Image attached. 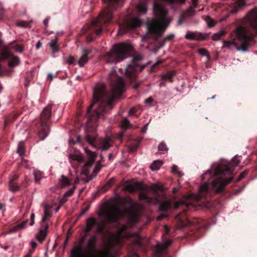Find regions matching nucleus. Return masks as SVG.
<instances>
[{"label":"nucleus","mask_w":257,"mask_h":257,"mask_svg":"<svg viewBox=\"0 0 257 257\" xmlns=\"http://www.w3.org/2000/svg\"><path fill=\"white\" fill-rule=\"evenodd\" d=\"M33 174L35 182L38 183L42 177V173L39 170H34Z\"/></svg>","instance_id":"obj_33"},{"label":"nucleus","mask_w":257,"mask_h":257,"mask_svg":"<svg viewBox=\"0 0 257 257\" xmlns=\"http://www.w3.org/2000/svg\"><path fill=\"white\" fill-rule=\"evenodd\" d=\"M172 241L171 240L168 239L165 240L163 243L158 244L156 246V249L158 252L159 254H162L165 250L168 248V247L169 246V245H170Z\"/></svg>","instance_id":"obj_20"},{"label":"nucleus","mask_w":257,"mask_h":257,"mask_svg":"<svg viewBox=\"0 0 257 257\" xmlns=\"http://www.w3.org/2000/svg\"><path fill=\"white\" fill-rule=\"evenodd\" d=\"M19 176L18 175H15L10 180H13L14 182H16Z\"/></svg>","instance_id":"obj_61"},{"label":"nucleus","mask_w":257,"mask_h":257,"mask_svg":"<svg viewBox=\"0 0 257 257\" xmlns=\"http://www.w3.org/2000/svg\"><path fill=\"white\" fill-rule=\"evenodd\" d=\"M139 145V143H136L135 144L133 145L130 148V150L131 151H135L136 150Z\"/></svg>","instance_id":"obj_54"},{"label":"nucleus","mask_w":257,"mask_h":257,"mask_svg":"<svg viewBox=\"0 0 257 257\" xmlns=\"http://www.w3.org/2000/svg\"><path fill=\"white\" fill-rule=\"evenodd\" d=\"M172 172L174 173L178 174L179 176H182L183 175V173L182 172L178 171V167L176 165H173L172 167Z\"/></svg>","instance_id":"obj_42"},{"label":"nucleus","mask_w":257,"mask_h":257,"mask_svg":"<svg viewBox=\"0 0 257 257\" xmlns=\"http://www.w3.org/2000/svg\"><path fill=\"white\" fill-rule=\"evenodd\" d=\"M130 125L131 123L130 121L125 118H123L120 121V126L124 131L126 130Z\"/></svg>","instance_id":"obj_27"},{"label":"nucleus","mask_w":257,"mask_h":257,"mask_svg":"<svg viewBox=\"0 0 257 257\" xmlns=\"http://www.w3.org/2000/svg\"><path fill=\"white\" fill-rule=\"evenodd\" d=\"M136 189V187L132 184H128L125 187V189L130 192H134Z\"/></svg>","instance_id":"obj_47"},{"label":"nucleus","mask_w":257,"mask_h":257,"mask_svg":"<svg viewBox=\"0 0 257 257\" xmlns=\"http://www.w3.org/2000/svg\"><path fill=\"white\" fill-rule=\"evenodd\" d=\"M57 39L56 38L54 40H52L51 43H50V46L52 49L53 52L57 51Z\"/></svg>","instance_id":"obj_39"},{"label":"nucleus","mask_w":257,"mask_h":257,"mask_svg":"<svg viewBox=\"0 0 257 257\" xmlns=\"http://www.w3.org/2000/svg\"><path fill=\"white\" fill-rule=\"evenodd\" d=\"M175 75L174 72H169L163 75V78L165 80H169L170 82L172 81V78Z\"/></svg>","instance_id":"obj_35"},{"label":"nucleus","mask_w":257,"mask_h":257,"mask_svg":"<svg viewBox=\"0 0 257 257\" xmlns=\"http://www.w3.org/2000/svg\"><path fill=\"white\" fill-rule=\"evenodd\" d=\"M153 100V99L150 97H149L148 98L146 99L145 100V103L146 104H150L152 102Z\"/></svg>","instance_id":"obj_57"},{"label":"nucleus","mask_w":257,"mask_h":257,"mask_svg":"<svg viewBox=\"0 0 257 257\" xmlns=\"http://www.w3.org/2000/svg\"><path fill=\"white\" fill-rule=\"evenodd\" d=\"M23 49L21 46H18L17 47V48L16 49V51L17 52H20V53H22L23 51Z\"/></svg>","instance_id":"obj_60"},{"label":"nucleus","mask_w":257,"mask_h":257,"mask_svg":"<svg viewBox=\"0 0 257 257\" xmlns=\"http://www.w3.org/2000/svg\"><path fill=\"white\" fill-rule=\"evenodd\" d=\"M42 47V43L39 41L36 44V48L37 49H40Z\"/></svg>","instance_id":"obj_64"},{"label":"nucleus","mask_w":257,"mask_h":257,"mask_svg":"<svg viewBox=\"0 0 257 257\" xmlns=\"http://www.w3.org/2000/svg\"><path fill=\"white\" fill-rule=\"evenodd\" d=\"M110 90H107L104 84L99 83L93 88V97L87 112H105L113 107V101L119 98L124 90V81L116 71L112 70L109 75Z\"/></svg>","instance_id":"obj_2"},{"label":"nucleus","mask_w":257,"mask_h":257,"mask_svg":"<svg viewBox=\"0 0 257 257\" xmlns=\"http://www.w3.org/2000/svg\"><path fill=\"white\" fill-rule=\"evenodd\" d=\"M74 59L73 57H72L71 56H69V57L68 58L67 61V63L68 64H73L74 63Z\"/></svg>","instance_id":"obj_53"},{"label":"nucleus","mask_w":257,"mask_h":257,"mask_svg":"<svg viewBox=\"0 0 257 257\" xmlns=\"http://www.w3.org/2000/svg\"><path fill=\"white\" fill-rule=\"evenodd\" d=\"M199 54L202 56H205L207 57L208 60L209 59V55L207 51L205 49H200L198 51Z\"/></svg>","instance_id":"obj_41"},{"label":"nucleus","mask_w":257,"mask_h":257,"mask_svg":"<svg viewBox=\"0 0 257 257\" xmlns=\"http://www.w3.org/2000/svg\"><path fill=\"white\" fill-rule=\"evenodd\" d=\"M25 147L24 143L23 142L19 143L18 147L17 153L20 154V156H22L24 154Z\"/></svg>","instance_id":"obj_34"},{"label":"nucleus","mask_w":257,"mask_h":257,"mask_svg":"<svg viewBox=\"0 0 257 257\" xmlns=\"http://www.w3.org/2000/svg\"><path fill=\"white\" fill-rule=\"evenodd\" d=\"M114 184V181L113 178L110 179L106 184L104 188H106L105 190L108 189Z\"/></svg>","instance_id":"obj_44"},{"label":"nucleus","mask_w":257,"mask_h":257,"mask_svg":"<svg viewBox=\"0 0 257 257\" xmlns=\"http://www.w3.org/2000/svg\"><path fill=\"white\" fill-rule=\"evenodd\" d=\"M125 213V210L120 209L118 206H113L103 211L101 214L103 215L105 223L114 224Z\"/></svg>","instance_id":"obj_9"},{"label":"nucleus","mask_w":257,"mask_h":257,"mask_svg":"<svg viewBox=\"0 0 257 257\" xmlns=\"http://www.w3.org/2000/svg\"><path fill=\"white\" fill-rule=\"evenodd\" d=\"M85 151L88 156V160L85 163V166L89 167H91L95 162L96 155L94 152L87 149H85Z\"/></svg>","instance_id":"obj_18"},{"label":"nucleus","mask_w":257,"mask_h":257,"mask_svg":"<svg viewBox=\"0 0 257 257\" xmlns=\"http://www.w3.org/2000/svg\"><path fill=\"white\" fill-rule=\"evenodd\" d=\"M29 25V23L27 21H21L17 24V26L23 27H27Z\"/></svg>","instance_id":"obj_49"},{"label":"nucleus","mask_w":257,"mask_h":257,"mask_svg":"<svg viewBox=\"0 0 257 257\" xmlns=\"http://www.w3.org/2000/svg\"><path fill=\"white\" fill-rule=\"evenodd\" d=\"M50 206L49 205H46L44 207V215L42 218V221L44 222L49 217L51 216V214L49 211Z\"/></svg>","instance_id":"obj_28"},{"label":"nucleus","mask_w":257,"mask_h":257,"mask_svg":"<svg viewBox=\"0 0 257 257\" xmlns=\"http://www.w3.org/2000/svg\"><path fill=\"white\" fill-rule=\"evenodd\" d=\"M75 189V187H73L72 188L68 190L64 194V197H70L73 195Z\"/></svg>","instance_id":"obj_46"},{"label":"nucleus","mask_w":257,"mask_h":257,"mask_svg":"<svg viewBox=\"0 0 257 257\" xmlns=\"http://www.w3.org/2000/svg\"><path fill=\"white\" fill-rule=\"evenodd\" d=\"M34 218H35V214L34 213L31 214V222L30 225L32 226L34 224Z\"/></svg>","instance_id":"obj_55"},{"label":"nucleus","mask_w":257,"mask_h":257,"mask_svg":"<svg viewBox=\"0 0 257 257\" xmlns=\"http://www.w3.org/2000/svg\"><path fill=\"white\" fill-rule=\"evenodd\" d=\"M137 10L139 12L145 13L147 12V8L145 3L140 2L137 6Z\"/></svg>","instance_id":"obj_32"},{"label":"nucleus","mask_w":257,"mask_h":257,"mask_svg":"<svg viewBox=\"0 0 257 257\" xmlns=\"http://www.w3.org/2000/svg\"><path fill=\"white\" fill-rule=\"evenodd\" d=\"M18 230H20L18 225L14 226L11 229V232H16L17 231H18Z\"/></svg>","instance_id":"obj_59"},{"label":"nucleus","mask_w":257,"mask_h":257,"mask_svg":"<svg viewBox=\"0 0 257 257\" xmlns=\"http://www.w3.org/2000/svg\"><path fill=\"white\" fill-rule=\"evenodd\" d=\"M103 113H86L87 130L86 132V141L91 145L95 146L97 139L96 127L97 120Z\"/></svg>","instance_id":"obj_8"},{"label":"nucleus","mask_w":257,"mask_h":257,"mask_svg":"<svg viewBox=\"0 0 257 257\" xmlns=\"http://www.w3.org/2000/svg\"><path fill=\"white\" fill-rule=\"evenodd\" d=\"M240 162L239 157H234L231 162H228L226 164H219L216 167L211 170H208L202 176V180L208 179L207 176L213 178L211 184L207 183L200 186L199 188L198 194H191L189 195L187 200H181L176 202L174 207L179 208L180 206L184 205L186 208L193 203V202L209 201V198L211 196V190L214 193H221L224 192L225 187L233 180V177L231 175L234 168L238 166Z\"/></svg>","instance_id":"obj_1"},{"label":"nucleus","mask_w":257,"mask_h":257,"mask_svg":"<svg viewBox=\"0 0 257 257\" xmlns=\"http://www.w3.org/2000/svg\"><path fill=\"white\" fill-rule=\"evenodd\" d=\"M54 107H56V105L50 103L44 108L42 112H51L53 111L52 108ZM53 111H55V110L54 109Z\"/></svg>","instance_id":"obj_37"},{"label":"nucleus","mask_w":257,"mask_h":257,"mask_svg":"<svg viewBox=\"0 0 257 257\" xmlns=\"http://www.w3.org/2000/svg\"><path fill=\"white\" fill-rule=\"evenodd\" d=\"M18 115L15 116L14 118H13V119L11 118L9 116H7L5 117V125H7L10 122H11L12 121H13L14 119H15L17 117Z\"/></svg>","instance_id":"obj_50"},{"label":"nucleus","mask_w":257,"mask_h":257,"mask_svg":"<svg viewBox=\"0 0 257 257\" xmlns=\"http://www.w3.org/2000/svg\"><path fill=\"white\" fill-rule=\"evenodd\" d=\"M226 33V31L224 29L220 30L219 32L215 33L212 37V38L214 41H217L220 39V38L224 36Z\"/></svg>","instance_id":"obj_30"},{"label":"nucleus","mask_w":257,"mask_h":257,"mask_svg":"<svg viewBox=\"0 0 257 257\" xmlns=\"http://www.w3.org/2000/svg\"><path fill=\"white\" fill-rule=\"evenodd\" d=\"M90 49H84L83 50V54L78 60V64L80 67H82L88 61V55L91 52Z\"/></svg>","instance_id":"obj_19"},{"label":"nucleus","mask_w":257,"mask_h":257,"mask_svg":"<svg viewBox=\"0 0 257 257\" xmlns=\"http://www.w3.org/2000/svg\"><path fill=\"white\" fill-rule=\"evenodd\" d=\"M244 23L252 29H257V9L250 11L244 18Z\"/></svg>","instance_id":"obj_13"},{"label":"nucleus","mask_w":257,"mask_h":257,"mask_svg":"<svg viewBox=\"0 0 257 257\" xmlns=\"http://www.w3.org/2000/svg\"><path fill=\"white\" fill-rule=\"evenodd\" d=\"M252 37L247 29L239 27L231 33L232 41H222V48L230 50L235 48L239 51H246L250 45Z\"/></svg>","instance_id":"obj_4"},{"label":"nucleus","mask_w":257,"mask_h":257,"mask_svg":"<svg viewBox=\"0 0 257 257\" xmlns=\"http://www.w3.org/2000/svg\"><path fill=\"white\" fill-rule=\"evenodd\" d=\"M20 63L19 58L17 57H12L10 59L9 65L11 67H14L18 65Z\"/></svg>","instance_id":"obj_31"},{"label":"nucleus","mask_w":257,"mask_h":257,"mask_svg":"<svg viewBox=\"0 0 257 257\" xmlns=\"http://www.w3.org/2000/svg\"><path fill=\"white\" fill-rule=\"evenodd\" d=\"M185 38L189 40H202L204 38L202 34L191 31L187 32Z\"/></svg>","instance_id":"obj_17"},{"label":"nucleus","mask_w":257,"mask_h":257,"mask_svg":"<svg viewBox=\"0 0 257 257\" xmlns=\"http://www.w3.org/2000/svg\"><path fill=\"white\" fill-rule=\"evenodd\" d=\"M154 9L155 18L148 21L147 27L149 33L155 35L156 41H159L169 26L170 20L167 16V10L162 6L154 3Z\"/></svg>","instance_id":"obj_3"},{"label":"nucleus","mask_w":257,"mask_h":257,"mask_svg":"<svg viewBox=\"0 0 257 257\" xmlns=\"http://www.w3.org/2000/svg\"><path fill=\"white\" fill-rule=\"evenodd\" d=\"M69 159L70 160L76 161L79 163L83 162L84 161L83 158L79 154H70L69 155Z\"/></svg>","instance_id":"obj_26"},{"label":"nucleus","mask_w":257,"mask_h":257,"mask_svg":"<svg viewBox=\"0 0 257 257\" xmlns=\"http://www.w3.org/2000/svg\"><path fill=\"white\" fill-rule=\"evenodd\" d=\"M150 189L153 190L154 192L156 193L159 190H161V186L158 184H154L150 186Z\"/></svg>","instance_id":"obj_43"},{"label":"nucleus","mask_w":257,"mask_h":257,"mask_svg":"<svg viewBox=\"0 0 257 257\" xmlns=\"http://www.w3.org/2000/svg\"><path fill=\"white\" fill-rule=\"evenodd\" d=\"M159 151H168V149L167 147L166 144L164 143H161L158 146Z\"/></svg>","instance_id":"obj_45"},{"label":"nucleus","mask_w":257,"mask_h":257,"mask_svg":"<svg viewBox=\"0 0 257 257\" xmlns=\"http://www.w3.org/2000/svg\"><path fill=\"white\" fill-rule=\"evenodd\" d=\"M181 227L189 226L187 232L188 236L196 239L203 235L205 231V223L201 219L194 218L190 220L187 214V208L176 216Z\"/></svg>","instance_id":"obj_5"},{"label":"nucleus","mask_w":257,"mask_h":257,"mask_svg":"<svg viewBox=\"0 0 257 257\" xmlns=\"http://www.w3.org/2000/svg\"><path fill=\"white\" fill-rule=\"evenodd\" d=\"M192 1V5L188 9L187 14L188 16H192L195 13V9L197 8L198 3V0H191Z\"/></svg>","instance_id":"obj_24"},{"label":"nucleus","mask_w":257,"mask_h":257,"mask_svg":"<svg viewBox=\"0 0 257 257\" xmlns=\"http://www.w3.org/2000/svg\"><path fill=\"white\" fill-rule=\"evenodd\" d=\"M9 189L11 191L15 192L19 190L20 186L17 184L16 182H14L13 180H10Z\"/></svg>","instance_id":"obj_25"},{"label":"nucleus","mask_w":257,"mask_h":257,"mask_svg":"<svg viewBox=\"0 0 257 257\" xmlns=\"http://www.w3.org/2000/svg\"><path fill=\"white\" fill-rule=\"evenodd\" d=\"M31 244V246H32V249L31 250L34 251V250L35 249V248L37 246V243L36 242H35V241H32Z\"/></svg>","instance_id":"obj_58"},{"label":"nucleus","mask_w":257,"mask_h":257,"mask_svg":"<svg viewBox=\"0 0 257 257\" xmlns=\"http://www.w3.org/2000/svg\"><path fill=\"white\" fill-rule=\"evenodd\" d=\"M230 6V11L231 13L237 12L238 10L245 5L244 0H233L231 2L227 3Z\"/></svg>","instance_id":"obj_16"},{"label":"nucleus","mask_w":257,"mask_h":257,"mask_svg":"<svg viewBox=\"0 0 257 257\" xmlns=\"http://www.w3.org/2000/svg\"><path fill=\"white\" fill-rule=\"evenodd\" d=\"M70 142H73L74 144L79 143L81 142V137L80 136H78L75 141H74L73 140H70Z\"/></svg>","instance_id":"obj_56"},{"label":"nucleus","mask_w":257,"mask_h":257,"mask_svg":"<svg viewBox=\"0 0 257 257\" xmlns=\"http://www.w3.org/2000/svg\"><path fill=\"white\" fill-rule=\"evenodd\" d=\"M164 229H165L166 233H167V234L169 233V232L170 231V228L167 225L165 226Z\"/></svg>","instance_id":"obj_63"},{"label":"nucleus","mask_w":257,"mask_h":257,"mask_svg":"<svg viewBox=\"0 0 257 257\" xmlns=\"http://www.w3.org/2000/svg\"><path fill=\"white\" fill-rule=\"evenodd\" d=\"M61 183L62 186H67L70 184V181L67 177L64 175H62Z\"/></svg>","instance_id":"obj_38"},{"label":"nucleus","mask_w":257,"mask_h":257,"mask_svg":"<svg viewBox=\"0 0 257 257\" xmlns=\"http://www.w3.org/2000/svg\"><path fill=\"white\" fill-rule=\"evenodd\" d=\"M98 225V231L100 232L103 231L104 229L103 225H100L98 224L97 220L93 217H89L86 220L85 232L88 233L91 231L93 226Z\"/></svg>","instance_id":"obj_14"},{"label":"nucleus","mask_w":257,"mask_h":257,"mask_svg":"<svg viewBox=\"0 0 257 257\" xmlns=\"http://www.w3.org/2000/svg\"><path fill=\"white\" fill-rule=\"evenodd\" d=\"M143 57L141 55H138L135 56L131 64L128 65L125 69V75L127 77L134 78L136 77V72L142 69L144 67L141 66V60Z\"/></svg>","instance_id":"obj_11"},{"label":"nucleus","mask_w":257,"mask_h":257,"mask_svg":"<svg viewBox=\"0 0 257 257\" xmlns=\"http://www.w3.org/2000/svg\"><path fill=\"white\" fill-rule=\"evenodd\" d=\"M51 113H40V118L35 121L38 135L41 140H44L49 132V120Z\"/></svg>","instance_id":"obj_10"},{"label":"nucleus","mask_w":257,"mask_h":257,"mask_svg":"<svg viewBox=\"0 0 257 257\" xmlns=\"http://www.w3.org/2000/svg\"><path fill=\"white\" fill-rule=\"evenodd\" d=\"M48 229V225L46 224L44 226V229H41L40 230L39 235L37 236V239L40 242H42L44 240H45L47 236Z\"/></svg>","instance_id":"obj_21"},{"label":"nucleus","mask_w":257,"mask_h":257,"mask_svg":"<svg viewBox=\"0 0 257 257\" xmlns=\"http://www.w3.org/2000/svg\"><path fill=\"white\" fill-rule=\"evenodd\" d=\"M132 47L126 43H120L113 46L107 55L108 62L116 63L127 58L130 55Z\"/></svg>","instance_id":"obj_7"},{"label":"nucleus","mask_w":257,"mask_h":257,"mask_svg":"<svg viewBox=\"0 0 257 257\" xmlns=\"http://www.w3.org/2000/svg\"><path fill=\"white\" fill-rule=\"evenodd\" d=\"M172 202L170 200H165L161 202L159 206L160 210L162 211H167L171 206Z\"/></svg>","instance_id":"obj_22"},{"label":"nucleus","mask_w":257,"mask_h":257,"mask_svg":"<svg viewBox=\"0 0 257 257\" xmlns=\"http://www.w3.org/2000/svg\"><path fill=\"white\" fill-rule=\"evenodd\" d=\"M248 171L247 170H244L243 172H241L238 177L237 178L236 182H239L242 179H243L245 176L247 174Z\"/></svg>","instance_id":"obj_40"},{"label":"nucleus","mask_w":257,"mask_h":257,"mask_svg":"<svg viewBox=\"0 0 257 257\" xmlns=\"http://www.w3.org/2000/svg\"><path fill=\"white\" fill-rule=\"evenodd\" d=\"M108 3V8L104 9L99 15L98 18L93 21L91 24V27L98 28L95 30L96 35L101 33L102 27L103 25L109 24L113 18V12L112 9L115 5L121 6V0H105Z\"/></svg>","instance_id":"obj_6"},{"label":"nucleus","mask_w":257,"mask_h":257,"mask_svg":"<svg viewBox=\"0 0 257 257\" xmlns=\"http://www.w3.org/2000/svg\"><path fill=\"white\" fill-rule=\"evenodd\" d=\"M10 55L11 54L8 50H4L1 53L0 59L2 60L7 59L10 57Z\"/></svg>","instance_id":"obj_36"},{"label":"nucleus","mask_w":257,"mask_h":257,"mask_svg":"<svg viewBox=\"0 0 257 257\" xmlns=\"http://www.w3.org/2000/svg\"><path fill=\"white\" fill-rule=\"evenodd\" d=\"M28 221V220H25V221L22 222L21 223L18 224V226L19 229H22L24 228L25 226L27 224Z\"/></svg>","instance_id":"obj_51"},{"label":"nucleus","mask_w":257,"mask_h":257,"mask_svg":"<svg viewBox=\"0 0 257 257\" xmlns=\"http://www.w3.org/2000/svg\"><path fill=\"white\" fill-rule=\"evenodd\" d=\"M89 208H90V205H88L87 206H86L85 208H84L82 210V211L80 213V215L82 216V215H84L88 211Z\"/></svg>","instance_id":"obj_52"},{"label":"nucleus","mask_w":257,"mask_h":257,"mask_svg":"<svg viewBox=\"0 0 257 257\" xmlns=\"http://www.w3.org/2000/svg\"><path fill=\"white\" fill-rule=\"evenodd\" d=\"M33 253V251L30 250L29 253L27 254L24 257H31Z\"/></svg>","instance_id":"obj_62"},{"label":"nucleus","mask_w":257,"mask_h":257,"mask_svg":"<svg viewBox=\"0 0 257 257\" xmlns=\"http://www.w3.org/2000/svg\"><path fill=\"white\" fill-rule=\"evenodd\" d=\"M163 165L162 161L159 160L155 161L151 165L150 168L152 170H159L160 167Z\"/></svg>","instance_id":"obj_29"},{"label":"nucleus","mask_w":257,"mask_h":257,"mask_svg":"<svg viewBox=\"0 0 257 257\" xmlns=\"http://www.w3.org/2000/svg\"><path fill=\"white\" fill-rule=\"evenodd\" d=\"M139 198L140 200H145L147 203H152L154 201L153 197L149 196L146 193L141 192L139 195Z\"/></svg>","instance_id":"obj_23"},{"label":"nucleus","mask_w":257,"mask_h":257,"mask_svg":"<svg viewBox=\"0 0 257 257\" xmlns=\"http://www.w3.org/2000/svg\"><path fill=\"white\" fill-rule=\"evenodd\" d=\"M174 37V35L173 34H170L169 35H168L167 37H166L165 38H163V44L162 45V46H163L165 42L166 41H170L171 40H172Z\"/></svg>","instance_id":"obj_48"},{"label":"nucleus","mask_w":257,"mask_h":257,"mask_svg":"<svg viewBox=\"0 0 257 257\" xmlns=\"http://www.w3.org/2000/svg\"><path fill=\"white\" fill-rule=\"evenodd\" d=\"M112 146V141L109 138H100L98 140V148L102 151H106Z\"/></svg>","instance_id":"obj_15"},{"label":"nucleus","mask_w":257,"mask_h":257,"mask_svg":"<svg viewBox=\"0 0 257 257\" xmlns=\"http://www.w3.org/2000/svg\"><path fill=\"white\" fill-rule=\"evenodd\" d=\"M141 25V21L139 18L137 17L133 18L130 20L127 25L120 26L119 29L118 31V34L119 35H122L128 30L140 27Z\"/></svg>","instance_id":"obj_12"}]
</instances>
